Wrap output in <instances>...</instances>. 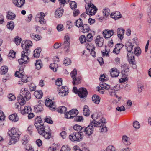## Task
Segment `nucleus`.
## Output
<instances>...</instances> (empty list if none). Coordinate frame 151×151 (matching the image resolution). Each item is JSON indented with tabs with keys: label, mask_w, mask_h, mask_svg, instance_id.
Returning a JSON list of instances; mask_svg holds the SVG:
<instances>
[{
	"label": "nucleus",
	"mask_w": 151,
	"mask_h": 151,
	"mask_svg": "<svg viewBox=\"0 0 151 151\" xmlns=\"http://www.w3.org/2000/svg\"><path fill=\"white\" fill-rule=\"evenodd\" d=\"M18 77L21 78L22 81L23 82H27L31 81L32 80L31 78L27 77L25 74L23 75H21Z\"/></svg>",
	"instance_id": "nucleus-22"
},
{
	"label": "nucleus",
	"mask_w": 151,
	"mask_h": 151,
	"mask_svg": "<svg viewBox=\"0 0 151 151\" xmlns=\"http://www.w3.org/2000/svg\"><path fill=\"white\" fill-rule=\"evenodd\" d=\"M63 12V9L61 7L59 8L56 10L55 13V17L57 18L61 17Z\"/></svg>",
	"instance_id": "nucleus-21"
},
{
	"label": "nucleus",
	"mask_w": 151,
	"mask_h": 151,
	"mask_svg": "<svg viewBox=\"0 0 151 151\" xmlns=\"http://www.w3.org/2000/svg\"><path fill=\"white\" fill-rule=\"evenodd\" d=\"M56 66H55V63H53L50 64L49 66L50 68L54 72L56 71V68L58 67V65H56Z\"/></svg>",
	"instance_id": "nucleus-47"
},
{
	"label": "nucleus",
	"mask_w": 151,
	"mask_h": 151,
	"mask_svg": "<svg viewBox=\"0 0 151 151\" xmlns=\"http://www.w3.org/2000/svg\"><path fill=\"white\" fill-rule=\"evenodd\" d=\"M121 67L122 70H124L126 71H129V65L126 64H122Z\"/></svg>",
	"instance_id": "nucleus-50"
},
{
	"label": "nucleus",
	"mask_w": 151,
	"mask_h": 151,
	"mask_svg": "<svg viewBox=\"0 0 151 151\" xmlns=\"http://www.w3.org/2000/svg\"><path fill=\"white\" fill-rule=\"evenodd\" d=\"M16 52H14L13 50H11L9 54V57H11L12 58H14L15 56Z\"/></svg>",
	"instance_id": "nucleus-64"
},
{
	"label": "nucleus",
	"mask_w": 151,
	"mask_h": 151,
	"mask_svg": "<svg viewBox=\"0 0 151 151\" xmlns=\"http://www.w3.org/2000/svg\"><path fill=\"white\" fill-rule=\"evenodd\" d=\"M60 90H59V94L61 96H64L67 95L68 93V88L66 86H62Z\"/></svg>",
	"instance_id": "nucleus-14"
},
{
	"label": "nucleus",
	"mask_w": 151,
	"mask_h": 151,
	"mask_svg": "<svg viewBox=\"0 0 151 151\" xmlns=\"http://www.w3.org/2000/svg\"><path fill=\"white\" fill-rule=\"evenodd\" d=\"M133 46L132 43L129 42H127L125 43V46L128 52L131 51L133 49Z\"/></svg>",
	"instance_id": "nucleus-25"
},
{
	"label": "nucleus",
	"mask_w": 151,
	"mask_h": 151,
	"mask_svg": "<svg viewBox=\"0 0 151 151\" xmlns=\"http://www.w3.org/2000/svg\"><path fill=\"white\" fill-rule=\"evenodd\" d=\"M127 54V59L130 64H134V55L133 52H128Z\"/></svg>",
	"instance_id": "nucleus-16"
},
{
	"label": "nucleus",
	"mask_w": 151,
	"mask_h": 151,
	"mask_svg": "<svg viewBox=\"0 0 151 151\" xmlns=\"http://www.w3.org/2000/svg\"><path fill=\"white\" fill-rule=\"evenodd\" d=\"M81 27H82V32L84 33L88 32L90 30L88 25L87 24H84Z\"/></svg>",
	"instance_id": "nucleus-37"
},
{
	"label": "nucleus",
	"mask_w": 151,
	"mask_h": 151,
	"mask_svg": "<svg viewBox=\"0 0 151 151\" xmlns=\"http://www.w3.org/2000/svg\"><path fill=\"white\" fill-rule=\"evenodd\" d=\"M124 31L125 30L124 29L119 28L117 29V36L120 40H122L123 38Z\"/></svg>",
	"instance_id": "nucleus-19"
},
{
	"label": "nucleus",
	"mask_w": 151,
	"mask_h": 151,
	"mask_svg": "<svg viewBox=\"0 0 151 151\" xmlns=\"http://www.w3.org/2000/svg\"><path fill=\"white\" fill-rule=\"evenodd\" d=\"M106 151H115V148L113 145H110L106 148Z\"/></svg>",
	"instance_id": "nucleus-54"
},
{
	"label": "nucleus",
	"mask_w": 151,
	"mask_h": 151,
	"mask_svg": "<svg viewBox=\"0 0 151 151\" xmlns=\"http://www.w3.org/2000/svg\"><path fill=\"white\" fill-rule=\"evenodd\" d=\"M101 97L98 95L95 94V104H99L100 102Z\"/></svg>",
	"instance_id": "nucleus-56"
},
{
	"label": "nucleus",
	"mask_w": 151,
	"mask_h": 151,
	"mask_svg": "<svg viewBox=\"0 0 151 151\" xmlns=\"http://www.w3.org/2000/svg\"><path fill=\"white\" fill-rule=\"evenodd\" d=\"M30 37L32 38L35 39L36 41L41 40L42 38L40 35L35 34L34 33L30 34Z\"/></svg>",
	"instance_id": "nucleus-30"
},
{
	"label": "nucleus",
	"mask_w": 151,
	"mask_h": 151,
	"mask_svg": "<svg viewBox=\"0 0 151 151\" xmlns=\"http://www.w3.org/2000/svg\"><path fill=\"white\" fill-rule=\"evenodd\" d=\"M8 96L9 99V100L11 101H14L16 99L15 96L12 94H9L8 95Z\"/></svg>",
	"instance_id": "nucleus-63"
},
{
	"label": "nucleus",
	"mask_w": 151,
	"mask_h": 151,
	"mask_svg": "<svg viewBox=\"0 0 151 151\" xmlns=\"http://www.w3.org/2000/svg\"><path fill=\"white\" fill-rule=\"evenodd\" d=\"M29 86V87L30 91H31L35 90L36 89V86L34 83H31Z\"/></svg>",
	"instance_id": "nucleus-52"
},
{
	"label": "nucleus",
	"mask_w": 151,
	"mask_h": 151,
	"mask_svg": "<svg viewBox=\"0 0 151 151\" xmlns=\"http://www.w3.org/2000/svg\"><path fill=\"white\" fill-rule=\"evenodd\" d=\"M67 110V108L64 106L59 107L57 109V111L60 113H65Z\"/></svg>",
	"instance_id": "nucleus-38"
},
{
	"label": "nucleus",
	"mask_w": 151,
	"mask_h": 151,
	"mask_svg": "<svg viewBox=\"0 0 151 151\" xmlns=\"http://www.w3.org/2000/svg\"><path fill=\"white\" fill-rule=\"evenodd\" d=\"M63 63L66 66L68 65L71 63V61L70 59L68 58H65L64 60L63 61Z\"/></svg>",
	"instance_id": "nucleus-44"
},
{
	"label": "nucleus",
	"mask_w": 151,
	"mask_h": 151,
	"mask_svg": "<svg viewBox=\"0 0 151 151\" xmlns=\"http://www.w3.org/2000/svg\"><path fill=\"white\" fill-rule=\"evenodd\" d=\"M75 134H76V141L79 142L81 141L82 138L83 137V134L78 132H76Z\"/></svg>",
	"instance_id": "nucleus-33"
},
{
	"label": "nucleus",
	"mask_w": 151,
	"mask_h": 151,
	"mask_svg": "<svg viewBox=\"0 0 151 151\" xmlns=\"http://www.w3.org/2000/svg\"><path fill=\"white\" fill-rule=\"evenodd\" d=\"M88 45H89V47L87 48L88 50L90 52V54L93 57H94V47L93 45L90 44L88 43Z\"/></svg>",
	"instance_id": "nucleus-24"
},
{
	"label": "nucleus",
	"mask_w": 151,
	"mask_h": 151,
	"mask_svg": "<svg viewBox=\"0 0 151 151\" xmlns=\"http://www.w3.org/2000/svg\"><path fill=\"white\" fill-rule=\"evenodd\" d=\"M15 17L16 15L14 13L10 11L7 12L6 15L7 19L11 20H13L15 18Z\"/></svg>",
	"instance_id": "nucleus-27"
},
{
	"label": "nucleus",
	"mask_w": 151,
	"mask_h": 151,
	"mask_svg": "<svg viewBox=\"0 0 151 151\" xmlns=\"http://www.w3.org/2000/svg\"><path fill=\"white\" fill-rule=\"evenodd\" d=\"M79 40L81 44H83L86 42L87 41L85 35H83L80 36Z\"/></svg>",
	"instance_id": "nucleus-43"
},
{
	"label": "nucleus",
	"mask_w": 151,
	"mask_h": 151,
	"mask_svg": "<svg viewBox=\"0 0 151 151\" xmlns=\"http://www.w3.org/2000/svg\"><path fill=\"white\" fill-rule=\"evenodd\" d=\"M13 3L15 5L18 7L21 8L23 6L25 2V1L24 0L21 1H14L13 0Z\"/></svg>",
	"instance_id": "nucleus-23"
},
{
	"label": "nucleus",
	"mask_w": 151,
	"mask_h": 151,
	"mask_svg": "<svg viewBox=\"0 0 151 151\" xmlns=\"http://www.w3.org/2000/svg\"><path fill=\"white\" fill-rule=\"evenodd\" d=\"M45 105L47 107H49L50 110L54 111H55L56 107L55 103L49 98L46 99L45 101Z\"/></svg>",
	"instance_id": "nucleus-11"
},
{
	"label": "nucleus",
	"mask_w": 151,
	"mask_h": 151,
	"mask_svg": "<svg viewBox=\"0 0 151 151\" xmlns=\"http://www.w3.org/2000/svg\"><path fill=\"white\" fill-rule=\"evenodd\" d=\"M88 0H85V2L87 4L88 3V8H86L85 7L86 13L89 15L90 16L94 15V5L91 3H89Z\"/></svg>",
	"instance_id": "nucleus-6"
},
{
	"label": "nucleus",
	"mask_w": 151,
	"mask_h": 151,
	"mask_svg": "<svg viewBox=\"0 0 151 151\" xmlns=\"http://www.w3.org/2000/svg\"><path fill=\"white\" fill-rule=\"evenodd\" d=\"M43 110V108L41 104L34 106V111L36 113L41 112Z\"/></svg>",
	"instance_id": "nucleus-26"
},
{
	"label": "nucleus",
	"mask_w": 151,
	"mask_h": 151,
	"mask_svg": "<svg viewBox=\"0 0 151 151\" xmlns=\"http://www.w3.org/2000/svg\"><path fill=\"white\" fill-rule=\"evenodd\" d=\"M45 122L50 124H52L53 122L50 117L47 116L46 117Z\"/></svg>",
	"instance_id": "nucleus-57"
},
{
	"label": "nucleus",
	"mask_w": 151,
	"mask_h": 151,
	"mask_svg": "<svg viewBox=\"0 0 151 151\" xmlns=\"http://www.w3.org/2000/svg\"><path fill=\"white\" fill-rule=\"evenodd\" d=\"M78 95L81 98H84V101L86 100V99H84L88 94V91L87 89L85 88H80L78 91Z\"/></svg>",
	"instance_id": "nucleus-10"
},
{
	"label": "nucleus",
	"mask_w": 151,
	"mask_h": 151,
	"mask_svg": "<svg viewBox=\"0 0 151 151\" xmlns=\"http://www.w3.org/2000/svg\"><path fill=\"white\" fill-rule=\"evenodd\" d=\"M70 6L72 10H75L77 8V3L75 1H72L70 4Z\"/></svg>",
	"instance_id": "nucleus-48"
},
{
	"label": "nucleus",
	"mask_w": 151,
	"mask_h": 151,
	"mask_svg": "<svg viewBox=\"0 0 151 151\" xmlns=\"http://www.w3.org/2000/svg\"><path fill=\"white\" fill-rule=\"evenodd\" d=\"M109 9L107 8H106L103 12V14L105 16H108L109 15Z\"/></svg>",
	"instance_id": "nucleus-51"
},
{
	"label": "nucleus",
	"mask_w": 151,
	"mask_h": 151,
	"mask_svg": "<svg viewBox=\"0 0 151 151\" xmlns=\"http://www.w3.org/2000/svg\"><path fill=\"white\" fill-rule=\"evenodd\" d=\"M110 17L115 20H116L121 18L122 15L119 12L117 11L114 13H112L110 15Z\"/></svg>",
	"instance_id": "nucleus-20"
},
{
	"label": "nucleus",
	"mask_w": 151,
	"mask_h": 151,
	"mask_svg": "<svg viewBox=\"0 0 151 151\" xmlns=\"http://www.w3.org/2000/svg\"><path fill=\"white\" fill-rule=\"evenodd\" d=\"M84 120L83 118L81 116H76L74 119V121L78 122H82Z\"/></svg>",
	"instance_id": "nucleus-42"
},
{
	"label": "nucleus",
	"mask_w": 151,
	"mask_h": 151,
	"mask_svg": "<svg viewBox=\"0 0 151 151\" xmlns=\"http://www.w3.org/2000/svg\"><path fill=\"white\" fill-rule=\"evenodd\" d=\"M9 118L10 120L14 122H16L19 119V118L17 116V114H14L10 115L9 116Z\"/></svg>",
	"instance_id": "nucleus-28"
},
{
	"label": "nucleus",
	"mask_w": 151,
	"mask_h": 151,
	"mask_svg": "<svg viewBox=\"0 0 151 151\" xmlns=\"http://www.w3.org/2000/svg\"><path fill=\"white\" fill-rule=\"evenodd\" d=\"M88 106L86 105L84 106L83 109V114L86 116H88L89 115V110L88 109Z\"/></svg>",
	"instance_id": "nucleus-29"
},
{
	"label": "nucleus",
	"mask_w": 151,
	"mask_h": 151,
	"mask_svg": "<svg viewBox=\"0 0 151 151\" xmlns=\"http://www.w3.org/2000/svg\"><path fill=\"white\" fill-rule=\"evenodd\" d=\"M32 42L29 40L26 41H23L21 44L22 47L24 50L22 52L21 56H28L29 55V47L32 45Z\"/></svg>",
	"instance_id": "nucleus-4"
},
{
	"label": "nucleus",
	"mask_w": 151,
	"mask_h": 151,
	"mask_svg": "<svg viewBox=\"0 0 151 151\" xmlns=\"http://www.w3.org/2000/svg\"><path fill=\"white\" fill-rule=\"evenodd\" d=\"M99 131L100 132L102 133H106L107 131V127L105 126H103V127L101 129H99Z\"/></svg>",
	"instance_id": "nucleus-61"
},
{
	"label": "nucleus",
	"mask_w": 151,
	"mask_h": 151,
	"mask_svg": "<svg viewBox=\"0 0 151 151\" xmlns=\"http://www.w3.org/2000/svg\"><path fill=\"white\" fill-rule=\"evenodd\" d=\"M100 80L102 82L106 81L109 80L108 77L106 74H104L100 76Z\"/></svg>",
	"instance_id": "nucleus-36"
},
{
	"label": "nucleus",
	"mask_w": 151,
	"mask_h": 151,
	"mask_svg": "<svg viewBox=\"0 0 151 151\" xmlns=\"http://www.w3.org/2000/svg\"><path fill=\"white\" fill-rule=\"evenodd\" d=\"M70 38L68 35H65V41L63 44L61 45H63L64 48L66 49L65 51L66 52H68L69 51Z\"/></svg>",
	"instance_id": "nucleus-9"
},
{
	"label": "nucleus",
	"mask_w": 151,
	"mask_h": 151,
	"mask_svg": "<svg viewBox=\"0 0 151 151\" xmlns=\"http://www.w3.org/2000/svg\"><path fill=\"white\" fill-rule=\"evenodd\" d=\"M25 74L23 70H19V71H17L15 73V75L16 77H19L21 75H23Z\"/></svg>",
	"instance_id": "nucleus-49"
},
{
	"label": "nucleus",
	"mask_w": 151,
	"mask_h": 151,
	"mask_svg": "<svg viewBox=\"0 0 151 151\" xmlns=\"http://www.w3.org/2000/svg\"><path fill=\"white\" fill-rule=\"evenodd\" d=\"M8 134L10 137V140L9 142V145L14 144L18 141L19 134L15 128H12L10 130H9Z\"/></svg>",
	"instance_id": "nucleus-3"
},
{
	"label": "nucleus",
	"mask_w": 151,
	"mask_h": 151,
	"mask_svg": "<svg viewBox=\"0 0 151 151\" xmlns=\"http://www.w3.org/2000/svg\"><path fill=\"white\" fill-rule=\"evenodd\" d=\"M123 46V45L122 43H119L116 44L115 48L113 50V52L116 54H118L119 53L120 50Z\"/></svg>",
	"instance_id": "nucleus-17"
},
{
	"label": "nucleus",
	"mask_w": 151,
	"mask_h": 151,
	"mask_svg": "<svg viewBox=\"0 0 151 151\" xmlns=\"http://www.w3.org/2000/svg\"><path fill=\"white\" fill-rule=\"evenodd\" d=\"M111 76L113 78L117 77L120 73L119 70L116 68H113L110 71Z\"/></svg>",
	"instance_id": "nucleus-15"
},
{
	"label": "nucleus",
	"mask_w": 151,
	"mask_h": 151,
	"mask_svg": "<svg viewBox=\"0 0 151 151\" xmlns=\"http://www.w3.org/2000/svg\"><path fill=\"white\" fill-rule=\"evenodd\" d=\"M116 109L117 111L121 112L122 111H125V108L123 106H122L120 107L118 106L116 108Z\"/></svg>",
	"instance_id": "nucleus-62"
},
{
	"label": "nucleus",
	"mask_w": 151,
	"mask_h": 151,
	"mask_svg": "<svg viewBox=\"0 0 151 151\" xmlns=\"http://www.w3.org/2000/svg\"><path fill=\"white\" fill-rule=\"evenodd\" d=\"M100 87L103 88V89L106 90H108L110 88V86L109 85L106 84V83L102 82H101L99 84Z\"/></svg>",
	"instance_id": "nucleus-32"
},
{
	"label": "nucleus",
	"mask_w": 151,
	"mask_h": 151,
	"mask_svg": "<svg viewBox=\"0 0 151 151\" xmlns=\"http://www.w3.org/2000/svg\"><path fill=\"white\" fill-rule=\"evenodd\" d=\"M31 109L30 107L29 106H27L24 107V109L21 111V112L23 114H28L30 111H31Z\"/></svg>",
	"instance_id": "nucleus-31"
},
{
	"label": "nucleus",
	"mask_w": 151,
	"mask_h": 151,
	"mask_svg": "<svg viewBox=\"0 0 151 151\" xmlns=\"http://www.w3.org/2000/svg\"><path fill=\"white\" fill-rule=\"evenodd\" d=\"M1 70L2 72L1 74H5L8 72V68L7 67L2 66L1 67Z\"/></svg>",
	"instance_id": "nucleus-46"
},
{
	"label": "nucleus",
	"mask_w": 151,
	"mask_h": 151,
	"mask_svg": "<svg viewBox=\"0 0 151 151\" xmlns=\"http://www.w3.org/2000/svg\"><path fill=\"white\" fill-rule=\"evenodd\" d=\"M75 25L78 28L82 26L83 25V22L81 19L79 18L77 20L75 23Z\"/></svg>",
	"instance_id": "nucleus-40"
},
{
	"label": "nucleus",
	"mask_w": 151,
	"mask_h": 151,
	"mask_svg": "<svg viewBox=\"0 0 151 151\" xmlns=\"http://www.w3.org/2000/svg\"><path fill=\"white\" fill-rule=\"evenodd\" d=\"M62 79L61 78H58L55 82V84L58 86H61L62 85Z\"/></svg>",
	"instance_id": "nucleus-58"
},
{
	"label": "nucleus",
	"mask_w": 151,
	"mask_h": 151,
	"mask_svg": "<svg viewBox=\"0 0 151 151\" xmlns=\"http://www.w3.org/2000/svg\"><path fill=\"white\" fill-rule=\"evenodd\" d=\"M21 93L22 95H19L17 99L19 103L21 105H23L25 104V99L27 101L29 100L31 98V94L29 91L26 88H24L23 91H22Z\"/></svg>",
	"instance_id": "nucleus-2"
},
{
	"label": "nucleus",
	"mask_w": 151,
	"mask_h": 151,
	"mask_svg": "<svg viewBox=\"0 0 151 151\" xmlns=\"http://www.w3.org/2000/svg\"><path fill=\"white\" fill-rule=\"evenodd\" d=\"M98 115H99V118H96L95 119V127H103L106 124L105 119L102 117V114L101 113H99Z\"/></svg>",
	"instance_id": "nucleus-5"
},
{
	"label": "nucleus",
	"mask_w": 151,
	"mask_h": 151,
	"mask_svg": "<svg viewBox=\"0 0 151 151\" xmlns=\"http://www.w3.org/2000/svg\"><path fill=\"white\" fill-rule=\"evenodd\" d=\"M96 90L97 91L99 92L100 93L103 94L104 92V90L103 88L100 87L98 86L96 87Z\"/></svg>",
	"instance_id": "nucleus-60"
},
{
	"label": "nucleus",
	"mask_w": 151,
	"mask_h": 151,
	"mask_svg": "<svg viewBox=\"0 0 151 151\" xmlns=\"http://www.w3.org/2000/svg\"><path fill=\"white\" fill-rule=\"evenodd\" d=\"M73 128L74 130L79 132L82 129V127L77 124H76L73 126Z\"/></svg>",
	"instance_id": "nucleus-53"
},
{
	"label": "nucleus",
	"mask_w": 151,
	"mask_h": 151,
	"mask_svg": "<svg viewBox=\"0 0 151 151\" xmlns=\"http://www.w3.org/2000/svg\"><path fill=\"white\" fill-rule=\"evenodd\" d=\"M70 75L71 76V77L73 79V85H75L76 84V81H77L76 78L77 75V70L76 69H74L71 72Z\"/></svg>",
	"instance_id": "nucleus-18"
},
{
	"label": "nucleus",
	"mask_w": 151,
	"mask_h": 151,
	"mask_svg": "<svg viewBox=\"0 0 151 151\" xmlns=\"http://www.w3.org/2000/svg\"><path fill=\"white\" fill-rule=\"evenodd\" d=\"M117 91L113 89H110L109 91V93L111 96H115L116 98H118V96L116 95Z\"/></svg>",
	"instance_id": "nucleus-41"
},
{
	"label": "nucleus",
	"mask_w": 151,
	"mask_h": 151,
	"mask_svg": "<svg viewBox=\"0 0 151 151\" xmlns=\"http://www.w3.org/2000/svg\"><path fill=\"white\" fill-rule=\"evenodd\" d=\"M140 124L139 122L137 121H135L133 123V127L136 129H138L140 127Z\"/></svg>",
	"instance_id": "nucleus-59"
},
{
	"label": "nucleus",
	"mask_w": 151,
	"mask_h": 151,
	"mask_svg": "<svg viewBox=\"0 0 151 151\" xmlns=\"http://www.w3.org/2000/svg\"><path fill=\"white\" fill-rule=\"evenodd\" d=\"M134 52L136 56H138L141 53L140 48L138 47H136L134 49Z\"/></svg>",
	"instance_id": "nucleus-39"
},
{
	"label": "nucleus",
	"mask_w": 151,
	"mask_h": 151,
	"mask_svg": "<svg viewBox=\"0 0 151 151\" xmlns=\"http://www.w3.org/2000/svg\"><path fill=\"white\" fill-rule=\"evenodd\" d=\"M70 148L67 146L63 145L60 151H70Z\"/></svg>",
	"instance_id": "nucleus-55"
},
{
	"label": "nucleus",
	"mask_w": 151,
	"mask_h": 151,
	"mask_svg": "<svg viewBox=\"0 0 151 151\" xmlns=\"http://www.w3.org/2000/svg\"><path fill=\"white\" fill-rule=\"evenodd\" d=\"M78 110L76 109H73L68 112L66 113L65 117L66 118L70 119L75 118L78 114Z\"/></svg>",
	"instance_id": "nucleus-8"
},
{
	"label": "nucleus",
	"mask_w": 151,
	"mask_h": 151,
	"mask_svg": "<svg viewBox=\"0 0 151 151\" xmlns=\"http://www.w3.org/2000/svg\"><path fill=\"white\" fill-rule=\"evenodd\" d=\"M7 27L9 29L11 30H12L14 27V22L12 21L9 22L7 24Z\"/></svg>",
	"instance_id": "nucleus-35"
},
{
	"label": "nucleus",
	"mask_w": 151,
	"mask_h": 151,
	"mask_svg": "<svg viewBox=\"0 0 151 151\" xmlns=\"http://www.w3.org/2000/svg\"><path fill=\"white\" fill-rule=\"evenodd\" d=\"M43 122L40 116H37L35 119L34 125L38 132L45 139H48L52 138L51 132L50 127L48 126H44Z\"/></svg>",
	"instance_id": "nucleus-1"
},
{
	"label": "nucleus",
	"mask_w": 151,
	"mask_h": 151,
	"mask_svg": "<svg viewBox=\"0 0 151 151\" xmlns=\"http://www.w3.org/2000/svg\"><path fill=\"white\" fill-rule=\"evenodd\" d=\"M76 132H73V133L70 134L69 136V139L71 140L72 141L75 142L76 141Z\"/></svg>",
	"instance_id": "nucleus-45"
},
{
	"label": "nucleus",
	"mask_w": 151,
	"mask_h": 151,
	"mask_svg": "<svg viewBox=\"0 0 151 151\" xmlns=\"http://www.w3.org/2000/svg\"><path fill=\"white\" fill-rule=\"evenodd\" d=\"M104 41V39L102 37H101L100 36H97L95 40V42L96 46L99 47H102Z\"/></svg>",
	"instance_id": "nucleus-12"
},
{
	"label": "nucleus",
	"mask_w": 151,
	"mask_h": 151,
	"mask_svg": "<svg viewBox=\"0 0 151 151\" xmlns=\"http://www.w3.org/2000/svg\"><path fill=\"white\" fill-rule=\"evenodd\" d=\"M94 120L93 119L92 121H91L90 124L88 127L85 128L84 131H86V134L88 136L91 135L93 133L94 128Z\"/></svg>",
	"instance_id": "nucleus-7"
},
{
	"label": "nucleus",
	"mask_w": 151,
	"mask_h": 151,
	"mask_svg": "<svg viewBox=\"0 0 151 151\" xmlns=\"http://www.w3.org/2000/svg\"><path fill=\"white\" fill-rule=\"evenodd\" d=\"M114 33V31L113 30L105 29L103 32V35L106 38L110 37Z\"/></svg>",
	"instance_id": "nucleus-13"
},
{
	"label": "nucleus",
	"mask_w": 151,
	"mask_h": 151,
	"mask_svg": "<svg viewBox=\"0 0 151 151\" xmlns=\"http://www.w3.org/2000/svg\"><path fill=\"white\" fill-rule=\"evenodd\" d=\"M122 142L126 145H129L130 144L129 141L127 137L126 136H123L122 138Z\"/></svg>",
	"instance_id": "nucleus-34"
}]
</instances>
